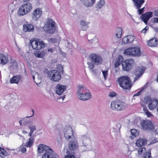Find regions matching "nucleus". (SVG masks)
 Instances as JSON below:
<instances>
[{"instance_id":"680f3d73","label":"nucleus","mask_w":158,"mask_h":158,"mask_svg":"<svg viewBox=\"0 0 158 158\" xmlns=\"http://www.w3.org/2000/svg\"><path fill=\"white\" fill-rule=\"evenodd\" d=\"M33 133V132L30 131L29 134V135L30 136V138H33V137L32 136Z\"/></svg>"},{"instance_id":"79ce46f5","label":"nucleus","mask_w":158,"mask_h":158,"mask_svg":"<svg viewBox=\"0 0 158 158\" xmlns=\"http://www.w3.org/2000/svg\"><path fill=\"white\" fill-rule=\"evenodd\" d=\"M91 72L92 74L95 76H98L100 73L98 70H91Z\"/></svg>"},{"instance_id":"2f4dec72","label":"nucleus","mask_w":158,"mask_h":158,"mask_svg":"<svg viewBox=\"0 0 158 158\" xmlns=\"http://www.w3.org/2000/svg\"><path fill=\"white\" fill-rule=\"evenodd\" d=\"M34 54L35 56L38 58H43L46 54V53L44 50L41 52L35 51L34 52Z\"/></svg>"},{"instance_id":"2eb2a0df","label":"nucleus","mask_w":158,"mask_h":158,"mask_svg":"<svg viewBox=\"0 0 158 158\" xmlns=\"http://www.w3.org/2000/svg\"><path fill=\"white\" fill-rule=\"evenodd\" d=\"M78 144L76 139L74 138L70 141L69 144V149L71 151V153H73V152L72 151L75 150L78 148Z\"/></svg>"},{"instance_id":"13d9d810","label":"nucleus","mask_w":158,"mask_h":158,"mask_svg":"<svg viewBox=\"0 0 158 158\" xmlns=\"http://www.w3.org/2000/svg\"><path fill=\"white\" fill-rule=\"evenodd\" d=\"M154 14L155 16L158 17V9L154 10Z\"/></svg>"},{"instance_id":"f03ea898","label":"nucleus","mask_w":158,"mask_h":158,"mask_svg":"<svg viewBox=\"0 0 158 158\" xmlns=\"http://www.w3.org/2000/svg\"><path fill=\"white\" fill-rule=\"evenodd\" d=\"M43 72L45 75L54 82H58L61 78V74L64 72L63 70H45Z\"/></svg>"},{"instance_id":"052dcab7","label":"nucleus","mask_w":158,"mask_h":158,"mask_svg":"<svg viewBox=\"0 0 158 158\" xmlns=\"http://www.w3.org/2000/svg\"><path fill=\"white\" fill-rule=\"evenodd\" d=\"M146 115L148 117H150L152 115V114L151 113L149 112V111L146 113Z\"/></svg>"},{"instance_id":"49530a36","label":"nucleus","mask_w":158,"mask_h":158,"mask_svg":"<svg viewBox=\"0 0 158 158\" xmlns=\"http://www.w3.org/2000/svg\"><path fill=\"white\" fill-rule=\"evenodd\" d=\"M102 71L104 78L106 80L108 75V70H107L106 71Z\"/></svg>"},{"instance_id":"de8ad7c7","label":"nucleus","mask_w":158,"mask_h":158,"mask_svg":"<svg viewBox=\"0 0 158 158\" xmlns=\"http://www.w3.org/2000/svg\"><path fill=\"white\" fill-rule=\"evenodd\" d=\"M88 68L89 69H93L94 67V64L91 62L88 63Z\"/></svg>"},{"instance_id":"603ef678","label":"nucleus","mask_w":158,"mask_h":158,"mask_svg":"<svg viewBox=\"0 0 158 158\" xmlns=\"http://www.w3.org/2000/svg\"><path fill=\"white\" fill-rule=\"evenodd\" d=\"M26 147L25 146H23L21 148V151L22 153H24L26 152L27 150Z\"/></svg>"},{"instance_id":"4c0bfd02","label":"nucleus","mask_w":158,"mask_h":158,"mask_svg":"<svg viewBox=\"0 0 158 158\" xmlns=\"http://www.w3.org/2000/svg\"><path fill=\"white\" fill-rule=\"evenodd\" d=\"M27 127L30 130V131L34 132L36 130V127L35 125L32 124H31Z\"/></svg>"},{"instance_id":"6ab92c4d","label":"nucleus","mask_w":158,"mask_h":158,"mask_svg":"<svg viewBox=\"0 0 158 158\" xmlns=\"http://www.w3.org/2000/svg\"><path fill=\"white\" fill-rule=\"evenodd\" d=\"M31 111L32 114L30 116H26L23 119V125H26L27 127L31 124L33 123V122L31 121L29 118L31 117L34 115V111L33 109H32Z\"/></svg>"},{"instance_id":"69168bd1","label":"nucleus","mask_w":158,"mask_h":158,"mask_svg":"<svg viewBox=\"0 0 158 158\" xmlns=\"http://www.w3.org/2000/svg\"><path fill=\"white\" fill-rule=\"evenodd\" d=\"M80 1L82 2L83 3V4L85 5V2H88V0H80Z\"/></svg>"},{"instance_id":"e2e57ef3","label":"nucleus","mask_w":158,"mask_h":158,"mask_svg":"<svg viewBox=\"0 0 158 158\" xmlns=\"http://www.w3.org/2000/svg\"><path fill=\"white\" fill-rule=\"evenodd\" d=\"M143 110L145 114L149 111L147 108L146 107H143Z\"/></svg>"},{"instance_id":"8fccbe9b","label":"nucleus","mask_w":158,"mask_h":158,"mask_svg":"<svg viewBox=\"0 0 158 158\" xmlns=\"http://www.w3.org/2000/svg\"><path fill=\"white\" fill-rule=\"evenodd\" d=\"M53 51V49L52 48H48L47 49L46 52H45L46 53V54L48 53H52Z\"/></svg>"},{"instance_id":"c85d7f7f","label":"nucleus","mask_w":158,"mask_h":158,"mask_svg":"<svg viewBox=\"0 0 158 158\" xmlns=\"http://www.w3.org/2000/svg\"><path fill=\"white\" fill-rule=\"evenodd\" d=\"M123 58L121 55H119L116 60V61L114 64L115 68H116L120 65L123 62Z\"/></svg>"},{"instance_id":"473e14b6","label":"nucleus","mask_w":158,"mask_h":158,"mask_svg":"<svg viewBox=\"0 0 158 158\" xmlns=\"http://www.w3.org/2000/svg\"><path fill=\"white\" fill-rule=\"evenodd\" d=\"M34 138H29L28 141L26 143L24 146L26 147H31L34 143Z\"/></svg>"},{"instance_id":"5701e85b","label":"nucleus","mask_w":158,"mask_h":158,"mask_svg":"<svg viewBox=\"0 0 158 158\" xmlns=\"http://www.w3.org/2000/svg\"><path fill=\"white\" fill-rule=\"evenodd\" d=\"M145 70H136L134 74L133 75V77H134V81H135L137 80L138 78L140 77L142 75L143 73Z\"/></svg>"},{"instance_id":"ea45409f","label":"nucleus","mask_w":158,"mask_h":158,"mask_svg":"<svg viewBox=\"0 0 158 158\" xmlns=\"http://www.w3.org/2000/svg\"><path fill=\"white\" fill-rule=\"evenodd\" d=\"M92 1L91 2H90L89 1V0H88V2H85V6L86 7H89V6H92L93 4L95 3V0H91Z\"/></svg>"},{"instance_id":"0eeeda50","label":"nucleus","mask_w":158,"mask_h":158,"mask_svg":"<svg viewBox=\"0 0 158 158\" xmlns=\"http://www.w3.org/2000/svg\"><path fill=\"white\" fill-rule=\"evenodd\" d=\"M30 44L33 49L36 50H40L44 48L45 45L43 41L35 38L30 40Z\"/></svg>"},{"instance_id":"c756f323","label":"nucleus","mask_w":158,"mask_h":158,"mask_svg":"<svg viewBox=\"0 0 158 158\" xmlns=\"http://www.w3.org/2000/svg\"><path fill=\"white\" fill-rule=\"evenodd\" d=\"M137 9L140 8L141 6L144 2V0H132Z\"/></svg>"},{"instance_id":"e433bc0d","label":"nucleus","mask_w":158,"mask_h":158,"mask_svg":"<svg viewBox=\"0 0 158 158\" xmlns=\"http://www.w3.org/2000/svg\"><path fill=\"white\" fill-rule=\"evenodd\" d=\"M122 33V27H118L116 29V36L117 38H119L121 37Z\"/></svg>"},{"instance_id":"864d4df0","label":"nucleus","mask_w":158,"mask_h":158,"mask_svg":"<svg viewBox=\"0 0 158 158\" xmlns=\"http://www.w3.org/2000/svg\"><path fill=\"white\" fill-rule=\"evenodd\" d=\"M64 158H75V156L73 155H68L65 156Z\"/></svg>"},{"instance_id":"f704fd0d","label":"nucleus","mask_w":158,"mask_h":158,"mask_svg":"<svg viewBox=\"0 0 158 158\" xmlns=\"http://www.w3.org/2000/svg\"><path fill=\"white\" fill-rule=\"evenodd\" d=\"M8 155V153L1 147L0 148V156L2 157H4Z\"/></svg>"},{"instance_id":"0e129e2a","label":"nucleus","mask_w":158,"mask_h":158,"mask_svg":"<svg viewBox=\"0 0 158 158\" xmlns=\"http://www.w3.org/2000/svg\"><path fill=\"white\" fill-rule=\"evenodd\" d=\"M153 22L154 23H158V18H153Z\"/></svg>"},{"instance_id":"ddd939ff","label":"nucleus","mask_w":158,"mask_h":158,"mask_svg":"<svg viewBox=\"0 0 158 158\" xmlns=\"http://www.w3.org/2000/svg\"><path fill=\"white\" fill-rule=\"evenodd\" d=\"M67 88V87L66 85L58 84L55 87V91L56 93L59 95H61L65 91Z\"/></svg>"},{"instance_id":"7ed1b4c3","label":"nucleus","mask_w":158,"mask_h":158,"mask_svg":"<svg viewBox=\"0 0 158 158\" xmlns=\"http://www.w3.org/2000/svg\"><path fill=\"white\" fill-rule=\"evenodd\" d=\"M43 28L47 33L53 34L56 30V23L52 19L48 18L47 19Z\"/></svg>"},{"instance_id":"9b49d317","label":"nucleus","mask_w":158,"mask_h":158,"mask_svg":"<svg viewBox=\"0 0 158 158\" xmlns=\"http://www.w3.org/2000/svg\"><path fill=\"white\" fill-rule=\"evenodd\" d=\"M141 124L142 128L145 130H150L154 128L152 122L149 120H143L141 122Z\"/></svg>"},{"instance_id":"9d476101","label":"nucleus","mask_w":158,"mask_h":158,"mask_svg":"<svg viewBox=\"0 0 158 158\" xmlns=\"http://www.w3.org/2000/svg\"><path fill=\"white\" fill-rule=\"evenodd\" d=\"M134 64L132 59H127L123 61L122 63L123 69H130Z\"/></svg>"},{"instance_id":"a18cd8bd","label":"nucleus","mask_w":158,"mask_h":158,"mask_svg":"<svg viewBox=\"0 0 158 158\" xmlns=\"http://www.w3.org/2000/svg\"><path fill=\"white\" fill-rule=\"evenodd\" d=\"M33 72V71H31L32 73H34V72ZM34 74H32V78H33V79L34 80L35 82L36 83V82L35 80V76L38 78L39 77V74L37 72H34Z\"/></svg>"},{"instance_id":"338daca9","label":"nucleus","mask_w":158,"mask_h":158,"mask_svg":"<svg viewBox=\"0 0 158 158\" xmlns=\"http://www.w3.org/2000/svg\"><path fill=\"white\" fill-rule=\"evenodd\" d=\"M19 123L21 126L22 125H23V120L19 121Z\"/></svg>"},{"instance_id":"a211bd4d","label":"nucleus","mask_w":158,"mask_h":158,"mask_svg":"<svg viewBox=\"0 0 158 158\" xmlns=\"http://www.w3.org/2000/svg\"><path fill=\"white\" fill-rule=\"evenodd\" d=\"M135 39V37L132 35H127L123 37L122 40L123 44H131L133 43Z\"/></svg>"},{"instance_id":"20e7f679","label":"nucleus","mask_w":158,"mask_h":158,"mask_svg":"<svg viewBox=\"0 0 158 158\" xmlns=\"http://www.w3.org/2000/svg\"><path fill=\"white\" fill-rule=\"evenodd\" d=\"M120 86L124 89H130L132 86L131 81L129 77L127 76L121 77L118 80Z\"/></svg>"},{"instance_id":"4be33fe9","label":"nucleus","mask_w":158,"mask_h":158,"mask_svg":"<svg viewBox=\"0 0 158 158\" xmlns=\"http://www.w3.org/2000/svg\"><path fill=\"white\" fill-rule=\"evenodd\" d=\"M81 95L78 96L79 99L83 101H86L90 99L92 97L90 94L89 93L86 92L85 93L82 94Z\"/></svg>"},{"instance_id":"6e6552de","label":"nucleus","mask_w":158,"mask_h":158,"mask_svg":"<svg viewBox=\"0 0 158 158\" xmlns=\"http://www.w3.org/2000/svg\"><path fill=\"white\" fill-rule=\"evenodd\" d=\"M124 53L127 55L139 56L140 55L141 52L140 48L135 47L126 49L124 51Z\"/></svg>"},{"instance_id":"b1692460","label":"nucleus","mask_w":158,"mask_h":158,"mask_svg":"<svg viewBox=\"0 0 158 158\" xmlns=\"http://www.w3.org/2000/svg\"><path fill=\"white\" fill-rule=\"evenodd\" d=\"M9 62L8 57L5 55L0 53V64L5 65Z\"/></svg>"},{"instance_id":"a878e982","label":"nucleus","mask_w":158,"mask_h":158,"mask_svg":"<svg viewBox=\"0 0 158 158\" xmlns=\"http://www.w3.org/2000/svg\"><path fill=\"white\" fill-rule=\"evenodd\" d=\"M157 42L158 40L156 38H152L148 41L147 44L149 47H156L157 44Z\"/></svg>"},{"instance_id":"cd10ccee","label":"nucleus","mask_w":158,"mask_h":158,"mask_svg":"<svg viewBox=\"0 0 158 158\" xmlns=\"http://www.w3.org/2000/svg\"><path fill=\"white\" fill-rule=\"evenodd\" d=\"M21 78V76L18 75L14 76L10 80V82L11 84L15 83L18 84Z\"/></svg>"},{"instance_id":"09e8293b","label":"nucleus","mask_w":158,"mask_h":158,"mask_svg":"<svg viewBox=\"0 0 158 158\" xmlns=\"http://www.w3.org/2000/svg\"><path fill=\"white\" fill-rule=\"evenodd\" d=\"M57 141L58 144L60 145L61 146L62 143V140L61 139V138L60 136H59L58 138H57Z\"/></svg>"},{"instance_id":"7c9ffc66","label":"nucleus","mask_w":158,"mask_h":158,"mask_svg":"<svg viewBox=\"0 0 158 158\" xmlns=\"http://www.w3.org/2000/svg\"><path fill=\"white\" fill-rule=\"evenodd\" d=\"M87 92L86 88L82 86H79L78 87L77 94L78 96L81 95V94Z\"/></svg>"},{"instance_id":"aec40b11","label":"nucleus","mask_w":158,"mask_h":158,"mask_svg":"<svg viewBox=\"0 0 158 158\" xmlns=\"http://www.w3.org/2000/svg\"><path fill=\"white\" fill-rule=\"evenodd\" d=\"M147 143V140L145 139L139 138L136 140V146L139 147H142Z\"/></svg>"},{"instance_id":"f257e3e1","label":"nucleus","mask_w":158,"mask_h":158,"mask_svg":"<svg viewBox=\"0 0 158 158\" xmlns=\"http://www.w3.org/2000/svg\"><path fill=\"white\" fill-rule=\"evenodd\" d=\"M38 153H44L42 158H57L58 156L55 154L52 149L48 146L44 144H40L37 148Z\"/></svg>"},{"instance_id":"72a5a7b5","label":"nucleus","mask_w":158,"mask_h":158,"mask_svg":"<svg viewBox=\"0 0 158 158\" xmlns=\"http://www.w3.org/2000/svg\"><path fill=\"white\" fill-rule=\"evenodd\" d=\"M105 3L104 0H100L98 2L96 6L97 10L101 9L104 5Z\"/></svg>"},{"instance_id":"412c9836","label":"nucleus","mask_w":158,"mask_h":158,"mask_svg":"<svg viewBox=\"0 0 158 158\" xmlns=\"http://www.w3.org/2000/svg\"><path fill=\"white\" fill-rule=\"evenodd\" d=\"M34 29V27L31 24H26L23 25V30L25 32H33Z\"/></svg>"},{"instance_id":"5fc2aeb1","label":"nucleus","mask_w":158,"mask_h":158,"mask_svg":"<svg viewBox=\"0 0 158 158\" xmlns=\"http://www.w3.org/2000/svg\"><path fill=\"white\" fill-rule=\"evenodd\" d=\"M116 94L114 92H110L109 94V96L112 97H114L115 96H116Z\"/></svg>"},{"instance_id":"c9c22d12","label":"nucleus","mask_w":158,"mask_h":158,"mask_svg":"<svg viewBox=\"0 0 158 158\" xmlns=\"http://www.w3.org/2000/svg\"><path fill=\"white\" fill-rule=\"evenodd\" d=\"M10 67L13 69H16L18 67V64L15 60H11L10 62Z\"/></svg>"},{"instance_id":"3c124183","label":"nucleus","mask_w":158,"mask_h":158,"mask_svg":"<svg viewBox=\"0 0 158 158\" xmlns=\"http://www.w3.org/2000/svg\"><path fill=\"white\" fill-rule=\"evenodd\" d=\"M144 7L140 9H138V11H139V15H142L143 14L142 13L144 12Z\"/></svg>"},{"instance_id":"393cba45","label":"nucleus","mask_w":158,"mask_h":158,"mask_svg":"<svg viewBox=\"0 0 158 158\" xmlns=\"http://www.w3.org/2000/svg\"><path fill=\"white\" fill-rule=\"evenodd\" d=\"M81 139L83 145L84 146H86L88 144V143L89 141V139L86 134L81 136L80 137Z\"/></svg>"},{"instance_id":"dca6fc26","label":"nucleus","mask_w":158,"mask_h":158,"mask_svg":"<svg viewBox=\"0 0 158 158\" xmlns=\"http://www.w3.org/2000/svg\"><path fill=\"white\" fill-rule=\"evenodd\" d=\"M42 11L41 9L37 8L33 12L32 14V18L33 20L36 21L42 15Z\"/></svg>"},{"instance_id":"774afa93","label":"nucleus","mask_w":158,"mask_h":158,"mask_svg":"<svg viewBox=\"0 0 158 158\" xmlns=\"http://www.w3.org/2000/svg\"><path fill=\"white\" fill-rule=\"evenodd\" d=\"M65 95H64L63 96L60 97V98H62V100H63L65 98Z\"/></svg>"},{"instance_id":"c03bdc74","label":"nucleus","mask_w":158,"mask_h":158,"mask_svg":"<svg viewBox=\"0 0 158 158\" xmlns=\"http://www.w3.org/2000/svg\"><path fill=\"white\" fill-rule=\"evenodd\" d=\"M48 42L52 43H55L57 42L58 40L56 38H51L48 40Z\"/></svg>"},{"instance_id":"6e6d98bb","label":"nucleus","mask_w":158,"mask_h":158,"mask_svg":"<svg viewBox=\"0 0 158 158\" xmlns=\"http://www.w3.org/2000/svg\"><path fill=\"white\" fill-rule=\"evenodd\" d=\"M158 142V138H155L154 139H153V140H152L151 142V144H153L156 143L157 142Z\"/></svg>"},{"instance_id":"37998d69","label":"nucleus","mask_w":158,"mask_h":158,"mask_svg":"<svg viewBox=\"0 0 158 158\" xmlns=\"http://www.w3.org/2000/svg\"><path fill=\"white\" fill-rule=\"evenodd\" d=\"M138 150V153L139 154H141L143 152H145L146 151V148L144 147H140Z\"/></svg>"},{"instance_id":"bf43d9fd","label":"nucleus","mask_w":158,"mask_h":158,"mask_svg":"<svg viewBox=\"0 0 158 158\" xmlns=\"http://www.w3.org/2000/svg\"><path fill=\"white\" fill-rule=\"evenodd\" d=\"M148 83H146L145 85L143 86V87L142 88V89H142V91L144 89H145L146 88L148 87Z\"/></svg>"},{"instance_id":"f3484780","label":"nucleus","mask_w":158,"mask_h":158,"mask_svg":"<svg viewBox=\"0 0 158 158\" xmlns=\"http://www.w3.org/2000/svg\"><path fill=\"white\" fill-rule=\"evenodd\" d=\"M153 12L151 11L147 12L142 14L141 17L142 21L146 24H147L149 19L152 17Z\"/></svg>"},{"instance_id":"58836bf2","label":"nucleus","mask_w":158,"mask_h":158,"mask_svg":"<svg viewBox=\"0 0 158 158\" xmlns=\"http://www.w3.org/2000/svg\"><path fill=\"white\" fill-rule=\"evenodd\" d=\"M131 135L133 137H135L138 135L139 134V132L138 131L135 129H132L131 130Z\"/></svg>"},{"instance_id":"39448f33","label":"nucleus","mask_w":158,"mask_h":158,"mask_svg":"<svg viewBox=\"0 0 158 158\" xmlns=\"http://www.w3.org/2000/svg\"><path fill=\"white\" fill-rule=\"evenodd\" d=\"M111 108L112 110L121 111L125 110L127 107V104L124 102L117 100L111 102Z\"/></svg>"},{"instance_id":"f8f14e48","label":"nucleus","mask_w":158,"mask_h":158,"mask_svg":"<svg viewBox=\"0 0 158 158\" xmlns=\"http://www.w3.org/2000/svg\"><path fill=\"white\" fill-rule=\"evenodd\" d=\"M89 59L95 64H101L102 62V59L99 56L95 54H91L89 56Z\"/></svg>"},{"instance_id":"bb28decb","label":"nucleus","mask_w":158,"mask_h":158,"mask_svg":"<svg viewBox=\"0 0 158 158\" xmlns=\"http://www.w3.org/2000/svg\"><path fill=\"white\" fill-rule=\"evenodd\" d=\"M89 22H86L85 20H80V24L81 27V29L82 31H86L89 27L88 24Z\"/></svg>"},{"instance_id":"1a4fd4ad","label":"nucleus","mask_w":158,"mask_h":158,"mask_svg":"<svg viewBox=\"0 0 158 158\" xmlns=\"http://www.w3.org/2000/svg\"><path fill=\"white\" fill-rule=\"evenodd\" d=\"M64 137L65 139H70L73 136V131L72 128L70 126H65L63 130Z\"/></svg>"},{"instance_id":"4468645a","label":"nucleus","mask_w":158,"mask_h":158,"mask_svg":"<svg viewBox=\"0 0 158 158\" xmlns=\"http://www.w3.org/2000/svg\"><path fill=\"white\" fill-rule=\"evenodd\" d=\"M148 101L149 103L148 107L149 109L151 110H153L156 108L158 104V100L155 98L152 99L148 98Z\"/></svg>"},{"instance_id":"a19ab883","label":"nucleus","mask_w":158,"mask_h":158,"mask_svg":"<svg viewBox=\"0 0 158 158\" xmlns=\"http://www.w3.org/2000/svg\"><path fill=\"white\" fill-rule=\"evenodd\" d=\"M151 151L145 153L143 156V158H151Z\"/></svg>"},{"instance_id":"4d7b16f0","label":"nucleus","mask_w":158,"mask_h":158,"mask_svg":"<svg viewBox=\"0 0 158 158\" xmlns=\"http://www.w3.org/2000/svg\"><path fill=\"white\" fill-rule=\"evenodd\" d=\"M142 91V89H141L137 93L133 95V97H134L135 96H139V95L140 94Z\"/></svg>"},{"instance_id":"423d86ee","label":"nucleus","mask_w":158,"mask_h":158,"mask_svg":"<svg viewBox=\"0 0 158 158\" xmlns=\"http://www.w3.org/2000/svg\"><path fill=\"white\" fill-rule=\"evenodd\" d=\"M31 4L30 2H27L21 5L18 10V14L23 16L29 13L32 9Z\"/></svg>"}]
</instances>
